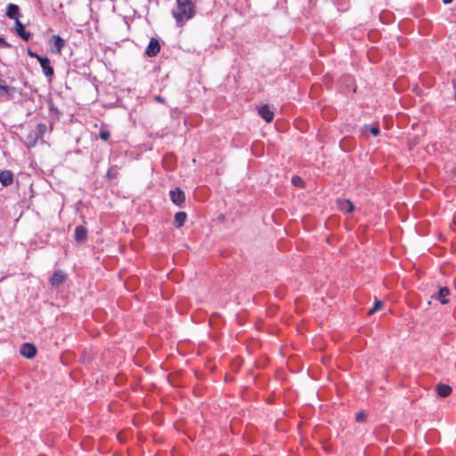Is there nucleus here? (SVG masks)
I'll return each mask as SVG.
<instances>
[{
    "mask_svg": "<svg viewBox=\"0 0 456 456\" xmlns=\"http://www.w3.org/2000/svg\"><path fill=\"white\" fill-rule=\"evenodd\" d=\"M196 14V5L191 0H176V6L172 11V15L176 25L183 27Z\"/></svg>",
    "mask_w": 456,
    "mask_h": 456,
    "instance_id": "1",
    "label": "nucleus"
},
{
    "mask_svg": "<svg viewBox=\"0 0 456 456\" xmlns=\"http://www.w3.org/2000/svg\"><path fill=\"white\" fill-rule=\"evenodd\" d=\"M67 280V274L61 270H56L50 279V284L53 288H59Z\"/></svg>",
    "mask_w": 456,
    "mask_h": 456,
    "instance_id": "2",
    "label": "nucleus"
},
{
    "mask_svg": "<svg viewBox=\"0 0 456 456\" xmlns=\"http://www.w3.org/2000/svg\"><path fill=\"white\" fill-rule=\"evenodd\" d=\"M38 62L41 65L45 76L51 80L53 77L54 71L53 68L52 67L50 59L48 57H42L39 59Z\"/></svg>",
    "mask_w": 456,
    "mask_h": 456,
    "instance_id": "3",
    "label": "nucleus"
},
{
    "mask_svg": "<svg viewBox=\"0 0 456 456\" xmlns=\"http://www.w3.org/2000/svg\"><path fill=\"white\" fill-rule=\"evenodd\" d=\"M20 353L22 356L32 359L37 354V347L31 343H24L20 347Z\"/></svg>",
    "mask_w": 456,
    "mask_h": 456,
    "instance_id": "4",
    "label": "nucleus"
},
{
    "mask_svg": "<svg viewBox=\"0 0 456 456\" xmlns=\"http://www.w3.org/2000/svg\"><path fill=\"white\" fill-rule=\"evenodd\" d=\"M15 88L0 83V101H10L13 98Z\"/></svg>",
    "mask_w": 456,
    "mask_h": 456,
    "instance_id": "5",
    "label": "nucleus"
},
{
    "mask_svg": "<svg viewBox=\"0 0 456 456\" xmlns=\"http://www.w3.org/2000/svg\"><path fill=\"white\" fill-rule=\"evenodd\" d=\"M160 51V45L158 39L152 37L146 48L145 54L148 57H155Z\"/></svg>",
    "mask_w": 456,
    "mask_h": 456,
    "instance_id": "6",
    "label": "nucleus"
},
{
    "mask_svg": "<svg viewBox=\"0 0 456 456\" xmlns=\"http://www.w3.org/2000/svg\"><path fill=\"white\" fill-rule=\"evenodd\" d=\"M170 199L174 204L181 207L185 201V194L181 189L175 188L170 191Z\"/></svg>",
    "mask_w": 456,
    "mask_h": 456,
    "instance_id": "7",
    "label": "nucleus"
},
{
    "mask_svg": "<svg viewBox=\"0 0 456 456\" xmlns=\"http://www.w3.org/2000/svg\"><path fill=\"white\" fill-rule=\"evenodd\" d=\"M51 41L53 44L52 52L56 54H61L62 49L65 46V40L61 38L60 36L54 35L52 37Z\"/></svg>",
    "mask_w": 456,
    "mask_h": 456,
    "instance_id": "8",
    "label": "nucleus"
},
{
    "mask_svg": "<svg viewBox=\"0 0 456 456\" xmlns=\"http://www.w3.org/2000/svg\"><path fill=\"white\" fill-rule=\"evenodd\" d=\"M337 205L339 210L345 213H352L354 210V204L349 200L338 199Z\"/></svg>",
    "mask_w": 456,
    "mask_h": 456,
    "instance_id": "9",
    "label": "nucleus"
},
{
    "mask_svg": "<svg viewBox=\"0 0 456 456\" xmlns=\"http://www.w3.org/2000/svg\"><path fill=\"white\" fill-rule=\"evenodd\" d=\"M258 114L267 123H270L273 119V112L270 110L268 105L261 106L258 109Z\"/></svg>",
    "mask_w": 456,
    "mask_h": 456,
    "instance_id": "10",
    "label": "nucleus"
},
{
    "mask_svg": "<svg viewBox=\"0 0 456 456\" xmlns=\"http://www.w3.org/2000/svg\"><path fill=\"white\" fill-rule=\"evenodd\" d=\"M16 33L25 41H28L31 37V34L25 29V26L20 21L15 22Z\"/></svg>",
    "mask_w": 456,
    "mask_h": 456,
    "instance_id": "11",
    "label": "nucleus"
},
{
    "mask_svg": "<svg viewBox=\"0 0 456 456\" xmlns=\"http://www.w3.org/2000/svg\"><path fill=\"white\" fill-rule=\"evenodd\" d=\"M450 294V290L446 287H443L439 289V291L436 295H434L432 298H435L436 300H439L442 304H447L449 299L448 296Z\"/></svg>",
    "mask_w": 456,
    "mask_h": 456,
    "instance_id": "12",
    "label": "nucleus"
},
{
    "mask_svg": "<svg viewBox=\"0 0 456 456\" xmlns=\"http://www.w3.org/2000/svg\"><path fill=\"white\" fill-rule=\"evenodd\" d=\"M6 16L10 19L15 20V22L19 20L20 9L19 6L14 4H9L7 6Z\"/></svg>",
    "mask_w": 456,
    "mask_h": 456,
    "instance_id": "13",
    "label": "nucleus"
},
{
    "mask_svg": "<svg viewBox=\"0 0 456 456\" xmlns=\"http://www.w3.org/2000/svg\"><path fill=\"white\" fill-rule=\"evenodd\" d=\"M75 239L77 242L83 243L87 239V231L86 229L82 226L78 225L75 229Z\"/></svg>",
    "mask_w": 456,
    "mask_h": 456,
    "instance_id": "14",
    "label": "nucleus"
},
{
    "mask_svg": "<svg viewBox=\"0 0 456 456\" xmlns=\"http://www.w3.org/2000/svg\"><path fill=\"white\" fill-rule=\"evenodd\" d=\"M13 182V175L10 170H4L0 173V183L4 186L11 185Z\"/></svg>",
    "mask_w": 456,
    "mask_h": 456,
    "instance_id": "15",
    "label": "nucleus"
},
{
    "mask_svg": "<svg viewBox=\"0 0 456 456\" xmlns=\"http://www.w3.org/2000/svg\"><path fill=\"white\" fill-rule=\"evenodd\" d=\"M436 392L441 397H447L452 393V387L445 384H439Z\"/></svg>",
    "mask_w": 456,
    "mask_h": 456,
    "instance_id": "16",
    "label": "nucleus"
},
{
    "mask_svg": "<svg viewBox=\"0 0 456 456\" xmlns=\"http://www.w3.org/2000/svg\"><path fill=\"white\" fill-rule=\"evenodd\" d=\"M186 219H187V215L185 212H177L175 215V226L176 228L182 227L184 224Z\"/></svg>",
    "mask_w": 456,
    "mask_h": 456,
    "instance_id": "17",
    "label": "nucleus"
},
{
    "mask_svg": "<svg viewBox=\"0 0 456 456\" xmlns=\"http://www.w3.org/2000/svg\"><path fill=\"white\" fill-rule=\"evenodd\" d=\"M47 130V126L44 123L37 124L35 129V138L42 139Z\"/></svg>",
    "mask_w": 456,
    "mask_h": 456,
    "instance_id": "18",
    "label": "nucleus"
},
{
    "mask_svg": "<svg viewBox=\"0 0 456 456\" xmlns=\"http://www.w3.org/2000/svg\"><path fill=\"white\" fill-rule=\"evenodd\" d=\"M28 146H35L39 139L35 138V130H33L27 137Z\"/></svg>",
    "mask_w": 456,
    "mask_h": 456,
    "instance_id": "19",
    "label": "nucleus"
},
{
    "mask_svg": "<svg viewBox=\"0 0 456 456\" xmlns=\"http://www.w3.org/2000/svg\"><path fill=\"white\" fill-rule=\"evenodd\" d=\"M99 136H100V138L102 140L107 141L110 138V133L105 127H102L101 130H100Z\"/></svg>",
    "mask_w": 456,
    "mask_h": 456,
    "instance_id": "20",
    "label": "nucleus"
},
{
    "mask_svg": "<svg viewBox=\"0 0 456 456\" xmlns=\"http://www.w3.org/2000/svg\"><path fill=\"white\" fill-rule=\"evenodd\" d=\"M383 305L382 301H375L373 307L368 312V314L370 315L375 312L379 311Z\"/></svg>",
    "mask_w": 456,
    "mask_h": 456,
    "instance_id": "21",
    "label": "nucleus"
},
{
    "mask_svg": "<svg viewBox=\"0 0 456 456\" xmlns=\"http://www.w3.org/2000/svg\"><path fill=\"white\" fill-rule=\"evenodd\" d=\"M365 129H369L373 136H378L380 133L379 127L378 126H370V127L365 126Z\"/></svg>",
    "mask_w": 456,
    "mask_h": 456,
    "instance_id": "22",
    "label": "nucleus"
},
{
    "mask_svg": "<svg viewBox=\"0 0 456 456\" xmlns=\"http://www.w3.org/2000/svg\"><path fill=\"white\" fill-rule=\"evenodd\" d=\"M28 54L30 57L37 59V61H39V59H41L43 57V56H40L39 54H37V53L32 52L31 50L28 51Z\"/></svg>",
    "mask_w": 456,
    "mask_h": 456,
    "instance_id": "23",
    "label": "nucleus"
},
{
    "mask_svg": "<svg viewBox=\"0 0 456 456\" xmlns=\"http://www.w3.org/2000/svg\"><path fill=\"white\" fill-rule=\"evenodd\" d=\"M0 47L8 48L10 45L2 37H0Z\"/></svg>",
    "mask_w": 456,
    "mask_h": 456,
    "instance_id": "24",
    "label": "nucleus"
},
{
    "mask_svg": "<svg viewBox=\"0 0 456 456\" xmlns=\"http://www.w3.org/2000/svg\"><path fill=\"white\" fill-rule=\"evenodd\" d=\"M292 183L295 184V185H299L302 183V179L298 176H294L292 178Z\"/></svg>",
    "mask_w": 456,
    "mask_h": 456,
    "instance_id": "25",
    "label": "nucleus"
},
{
    "mask_svg": "<svg viewBox=\"0 0 456 456\" xmlns=\"http://www.w3.org/2000/svg\"><path fill=\"white\" fill-rule=\"evenodd\" d=\"M364 419H365V416H364V414L362 412H359V413L356 414V420L358 422L363 421Z\"/></svg>",
    "mask_w": 456,
    "mask_h": 456,
    "instance_id": "26",
    "label": "nucleus"
},
{
    "mask_svg": "<svg viewBox=\"0 0 456 456\" xmlns=\"http://www.w3.org/2000/svg\"><path fill=\"white\" fill-rule=\"evenodd\" d=\"M155 100L160 103H164L165 102V99L163 97H161L160 95H157L155 97Z\"/></svg>",
    "mask_w": 456,
    "mask_h": 456,
    "instance_id": "27",
    "label": "nucleus"
},
{
    "mask_svg": "<svg viewBox=\"0 0 456 456\" xmlns=\"http://www.w3.org/2000/svg\"><path fill=\"white\" fill-rule=\"evenodd\" d=\"M454 98L456 99V81L453 82Z\"/></svg>",
    "mask_w": 456,
    "mask_h": 456,
    "instance_id": "28",
    "label": "nucleus"
},
{
    "mask_svg": "<svg viewBox=\"0 0 456 456\" xmlns=\"http://www.w3.org/2000/svg\"><path fill=\"white\" fill-rule=\"evenodd\" d=\"M453 0H443V3L445 4H451Z\"/></svg>",
    "mask_w": 456,
    "mask_h": 456,
    "instance_id": "29",
    "label": "nucleus"
}]
</instances>
